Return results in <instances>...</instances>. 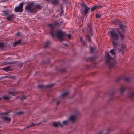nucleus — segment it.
I'll use <instances>...</instances> for the list:
<instances>
[{
  "instance_id": "a878e982",
  "label": "nucleus",
  "mask_w": 134,
  "mask_h": 134,
  "mask_svg": "<svg viewBox=\"0 0 134 134\" xmlns=\"http://www.w3.org/2000/svg\"><path fill=\"white\" fill-rule=\"evenodd\" d=\"M90 52L91 53H93L96 49V48L94 47H92L91 45L90 46Z\"/></svg>"
},
{
  "instance_id": "4be33fe9",
  "label": "nucleus",
  "mask_w": 134,
  "mask_h": 134,
  "mask_svg": "<svg viewBox=\"0 0 134 134\" xmlns=\"http://www.w3.org/2000/svg\"><path fill=\"white\" fill-rule=\"evenodd\" d=\"M121 23L118 19L115 20H114L113 21V23L116 25H119L120 24V23Z\"/></svg>"
},
{
  "instance_id": "4d7b16f0",
  "label": "nucleus",
  "mask_w": 134,
  "mask_h": 134,
  "mask_svg": "<svg viewBox=\"0 0 134 134\" xmlns=\"http://www.w3.org/2000/svg\"><path fill=\"white\" fill-rule=\"evenodd\" d=\"M46 1H49L50 0H46Z\"/></svg>"
},
{
  "instance_id": "f257e3e1",
  "label": "nucleus",
  "mask_w": 134,
  "mask_h": 134,
  "mask_svg": "<svg viewBox=\"0 0 134 134\" xmlns=\"http://www.w3.org/2000/svg\"><path fill=\"white\" fill-rule=\"evenodd\" d=\"M59 24L58 22L55 21L54 24H50L48 25V26L50 27L49 30V34L51 37L52 38L56 37L60 41L62 42L63 40H65L64 37L66 36V33L61 30H57L55 29L56 26L59 25Z\"/></svg>"
},
{
  "instance_id": "393cba45",
  "label": "nucleus",
  "mask_w": 134,
  "mask_h": 134,
  "mask_svg": "<svg viewBox=\"0 0 134 134\" xmlns=\"http://www.w3.org/2000/svg\"><path fill=\"white\" fill-rule=\"evenodd\" d=\"M63 9V6L62 5H61L60 6V9L61 10V12H60L59 13L60 16H62V14L64 12Z\"/></svg>"
},
{
  "instance_id": "c9c22d12",
  "label": "nucleus",
  "mask_w": 134,
  "mask_h": 134,
  "mask_svg": "<svg viewBox=\"0 0 134 134\" xmlns=\"http://www.w3.org/2000/svg\"><path fill=\"white\" fill-rule=\"evenodd\" d=\"M9 67H6L4 68H3V70L5 71H7L9 70Z\"/></svg>"
},
{
  "instance_id": "4468645a",
  "label": "nucleus",
  "mask_w": 134,
  "mask_h": 134,
  "mask_svg": "<svg viewBox=\"0 0 134 134\" xmlns=\"http://www.w3.org/2000/svg\"><path fill=\"white\" fill-rule=\"evenodd\" d=\"M127 89V87L124 85L121 86V87H120L119 89L120 91L121 94H122L123 92L126 90Z\"/></svg>"
},
{
  "instance_id": "052dcab7",
  "label": "nucleus",
  "mask_w": 134,
  "mask_h": 134,
  "mask_svg": "<svg viewBox=\"0 0 134 134\" xmlns=\"http://www.w3.org/2000/svg\"><path fill=\"white\" fill-rule=\"evenodd\" d=\"M1 99H2L1 98H0V101L1 100Z\"/></svg>"
},
{
  "instance_id": "6ab92c4d",
  "label": "nucleus",
  "mask_w": 134,
  "mask_h": 134,
  "mask_svg": "<svg viewBox=\"0 0 134 134\" xmlns=\"http://www.w3.org/2000/svg\"><path fill=\"white\" fill-rule=\"evenodd\" d=\"M95 59V57H91L86 58L85 59V60L87 62H88L90 61H93Z\"/></svg>"
},
{
  "instance_id": "dca6fc26",
  "label": "nucleus",
  "mask_w": 134,
  "mask_h": 134,
  "mask_svg": "<svg viewBox=\"0 0 134 134\" xmlns=\"http://www.w3.org/2000/svg\"><path fill=\"white\" fill-rule=\"evenodd\" d=\"M3 120L5 121L9 122L10 121L11 119L9 117L7 116H3Z\"/></svg>"
},
{
  "instance_id": "5701e85b",
  "label": "nucleus",
  "mask_w": 134,
  "mask_h": 134,
  "mask_svg": "<svg viewBox=\"0 0 134 134\" xmlns=\"http://www.w3.org/2000/svg\"><path fill=\"white\" fill-rule=\"evenodd\" d=\"M101 8V6H95L92 7L91 9V12H93L96 9H99V8Z\"/></svg>"
},
{
  "instance_id": "a18cd8bd",
  "label": "nucleus",
  "mask_w": 134,
  "mask_h": 134,
  "mask_svg": "<svg viewBox=\"0 0 134 134\" xmlns=\"http://www.w3.org/2000/svg\"><path fill=\"white\" fill-rule=\"evenodd\" d=\"M23 113H24V112H23L20 111V112H18L17 113V114H19V115L21 114H21H23Z\"/></svg>"
},
{
  "instance_id": "9d476101",
  "label": "nucleus",
  "mask_w": 134,
  "mask_h": 134,
  "mask_svg": "<svg viewBox=\"0 0 134 134\" xmlns=\"http://www.w3.org/2000/svg\"><path fill=\"white\" fill-rule=\"evenodd\" d=\"M42 8V6L41 5L37 4H34V12L36 9L41 10Z\"/></svg>"
},
{
  "instance_id": "cd10ccee",
  "label": "nucleus",
  "mask_w": 134,
  "mask_h": 134,
  "mask_svg": "<svg viewBox=\"0 0 134 134\" xmlns=\"http://www.w3.org/2000/svg\"><path fill=\"white\" fill-rule=\"evenodd\" d=\"M5 44L2 42H0V48H2L5 46Z\"/></svg>"
},
{
  "instance_id": "09e8293b",
  "label": "nucleus",
  "mask_w": 134,
  "mask_h": 134,
  "mask_svg": "<svg viewBox=\"0 0 134 134\" xmlns=\"http://www.w3.org/2000/svg\"><path fill=\"white\" fill-rule=\"evenodd\" d=\"M59 103H60L59 101H57L56 103L57 105H58V104H59Z\"/></svg>"
},
{
  "instance_id": "8fccbe9b",
  "label": "nucleus",
  "mask_w": 134,
  "mask_h": 134,
  "mask_svg": "<svg viewBox=\"0 0 134 134\" xmlns=\"http://www.w3.org/2000/svg\"><path fill=\"white\" fill-rule=\"evenodd\" d=\"M8 0H2V2H6Z\"/></svg>"
},
{
  "instance_id": "864d4df0",
  "label": "nucleus",
  "mask_w": 134,
  "mask_h": 134,
  "mask_svg": "<svg viewBox=\"0 0 134 134\" xmlns=\"http://www.w3.org/2000/svg\"><path fill=\"white\" fill-rule=\"evenodd\" d=\"M19 32H18V33L16 34V35L18 36L19 35Z\"/></svg>"
},
{
  "instance_id": "a19ab883",
  "label": "nucleus",
  "mask_w": 134,
  "mask_h": 134,
  "mask_svg": "<svg viewBox=\"0 0 134 134\" xmlns=\"http://www.w3.org/2000/svg\"><path fill=\"white\" fill-rule=\"evenodd\" d=\"M107 133H105V134H108V133L110 132V131H111V129L109 128H108L107 129Z\"/></svg>"
},
{
  "instance_id": "3c124183",
  "label": "nucleus",
  "mask_w": 134,
  "mask_h": 134,
  "mask_svg": "<svg viewBox=\"0 0 134 134\" xmlns=\"http://www.w3.org/2000/svg\"><path fill=\"white\" fill-rule=\"evenodd\" d=\"M65 46H68V45L67 44H63Z\"/></svg>"
},
{
  "instance_id": "c03bdc74",
  "label": "nucleus",
  "mask_w": 134,
  "mask_h": 134,
  "mask_svg": "<svg viewBox=\"0 0 134 134\" xmlns=\"http://www.w3.org/2000/svg\"><path fill=\"white\" fill-rule=\"evenodd\" d=\"M9 94H11L13 95V96H14L15 95V93L14 92H9Z\"/></svg>"
},
{
  "instance_id": "bb28decb",
  "label": "nucleus",
  "mask_w": 134,
  "mask_h": 134,
  "mask_svg": "<svg viewBox=\"0 0 134 134\" xmlns=\"http://www.w3.org/2000/svg\"><path fill=\"white\" fill-rule=\"evenodd\" d=\"M41 63L42 64H48L49 63V59H48L47 61L42 60L41 62Z\"/></svg>"
},
{
  "instance_id": "a211bd4d",
  "label": "nucleus",
  "mask_w": 134,
  "mask_h": 134,
  "mask_svg": "<svg viewBox=\"0 0 134 134\" xmlns=\"http://www.w3.org/2000/svg\"><path fill=\"white\" fill-rule=\"evenodd\" d=\"M14 16V15L13 14H9L8 15L6 19L8 20H11Z\"/></svg>"
},
{
  "instance_id": "2f4dec72",
  "label": "nucleus",
  "mask_w": 134,
  "mask_h": 134,
  "mask_svg": "<svg viewBox=\"0 0 134 134\" xmlns=\"http://www.w3.org/2000/svg\"><path fill=\"white\" fill-rule=\"evenodd\" d=\"M86 37H87L88 38V41L89 42H91V39L90 37V36L89 34H88L86 36Z\"/></svg>"
},
{
  "instance_id": "5fc2aeb1",
  "label": "nucleus",
  "mask_w": 134,
  "mask_h": 134,
  "mask_svg": "<svg viewBox=\"0 0 134 134\" xmlns=\"http://www.w3.org/2000/svg\"><path fill=\"white\" fill-rule=\"evenodd\" d=\"M86 66L87 68H88L90 66H89L88 65H86Z\"/></svg>"
},
{
  "instance_id": "bf43d9fd",
  "label": "nucleus",
  "mask_w": 134,
  "mask_h": 134,
  "mask_svg": "<svg viewBox=\"0 0 134 134\" xmlns=\"http://www.w3.org/2000/svg\"><path fill=\"white\" fill-rule=\"evenodd\" d=\"M8 13H5V14H7Z\"/></svg>"
},
{
  "instance_id": "2eb2a0df",
  "label": "nucleus",
  "mask_w": 134,
  "mask_h": 134,
  "mask_svg": "<svg viewBox=\"0 0 134 134\" xmlns=\"http://www.w3.org/2000/svg\"><path fill=\"white\" fill-rule=\"evenodd\" d=\"M50 44V42L49 41H47L44 43L43 47L45 48H48L49 47Z\"/></svg>"
},
{
  "instance_id": "37998d69",
  "label": "nucleus",
  "mask_w": 134,
  "mask_h": 134,
  "mask_svg": "<svg viewBox=\"0 0 134 134\" xmlns=\"http://www.w3.org/2000/svg\"><path fill=\"white\" fill-rule=\"evenodd\" d=\"M60 71L61 72H63L66 71V70L65 69H60Z\"/></svg>"
},
{
  "instance_id": "7c9ffc66",
  "label": "nucleus",
  "mask_w": 134,
  "mask_h": 134,
  "mask_svg": "<svg viewBox=\"0 0 134 134\" xmlns=\"http://www.w3.org/2000/svg\"><path fill=\"white\" fill-rule=\"evenodd\" d=\"M67 36V38H68V39H70L71 38V34H68L67 35L66 34V36H65L64 37V38H65V40H65V39H66V37ZM63 41H64V40H63Z\"/></svg>"
},
{
  "instance_id": "c85d7f7f",
  "label": "nucleus",
  "mask_w": 134,
  "mask_h": 134,
  "mask_svg": "<svg viewBox=\"0 0 134 134\" xmlns=\"http://www.w3.org/2000/svg\"><path fill=\"white\" fill-rule=\"evenodd\" d=\"M115 49H111L110 51V52L112 55H114L115 54Z\"/></svg>"
},
{
  "instance_id": "423d86ee",
  "label": "nucleus",
  "mask_w": 134,
  "mask_h": 134,
  "mask_svg": "<svg viewBox=\"0 0 134 134\" xmlns=\"http://www.w3.org/2000/svg\"><path fill=\"white\" fill-rule=\"evenodd\" d=\"M24 4V3L23 2H22L20 3L19 6L15 7L14 10V12H22L23 10V8Z\"/></svg>"
},
{
  "instance_id": "e433bc0d",
  "label": "nucleus",
  "mask_w": 134,
  "mask_h": 134,
  "mask_svg": "<svg viewBox=\"0 0 134 134\" xmlns=\"http://www.w3.org/2000/svg\"><path fill=\"white\" fill-rule=\"evenodd\" d=\"M5 77L6 78H9L12 79H14L15 78V76H5Z\"/></svg>"
},
{
  "instance_id": "f8f14e48",
  "label": "nucleus",
  "mask_w": 134,
  "mask_h": 134,
  "mask_svg": "<svg viewBox=\"0 0 134 134\" xmlns=\"http://www.w3.org/2000/svg\"><path fill=\"white\" fill-rule=\"evenodd\" d=\"M52 125L55 127H57L59 126H60L61 127H62L63 126V125L61 124L60 122L59 121L54 122L53 123Z\"/></svg>"
},
{
  "instance_id": "20e7f679",
  "label": "nucleus",
  "mask_w": 134,
  "mask_h": 134,
  "mask_svg": "<svg viewBox=\"0 0 134 134\" xmlns=\"http://www.w3.org/2000/svg\"><path fill=\"white\" fill-rule=\"evenodd\" d=\"M105 58L106 59L105 63L107 64L108 67L110 68L115 66L116 64L115 63H111L110 60L113 59V58L110 55L109 52L108 51L105 52Z\"/></svg>"
},
{
  "instance_id": "72a5a7b5",
  "label": "nucleus",
  "mask_w": 134,
  "mask_h": 134,
  "mask_svg": "<svg viewBox=\"0 0 134 134\" xmlns=\"http://www.w3.org/2000/svg\"><path fill=\"white\" fill-rule=\"evenodd\" d=\"M123 80L127 82L130 81V79L128 77H126L123 78Z\"/></svg>"
},
{
  "instance_id": "79ce46f5",
  "label": "nucleus",
  "mask_w": 134,
  "mask_h": 134,
  "mask_svg": "<svg viewBox=\"0 0 134 134\" xmlns=\"http://www.w3.org/2000/svg\"><path fill=\"white\" fill-rule=\"evenodd\" d=\"M33 125H34V123H32L31 125L27 126L26 127V128H30V127H31Z\"/></svg>"
},
{
  "instance_id": "de8ad7c7",
  "label": "nucleus",
  "mask_w": 134,
  "mask_h": 134,
  "mask_svg": "<svg viewBox=\"0 0 134 134\" xmlns=\"http://www.w3.org/2000/svg\"><path fill=\"white\" fill-rule=\"evenodd\" d=\"M103 131H102L100 132L99 133H97L96 134H102V133H103Z\"/></svg>"
},
{
  "instance_id": "13d9d810",
  "label": "nucleus",
  "mask_w": 134,
  "mask_h": 134,
  "mask_svg": "<svg viewBox=\"0 0 134 134\" xmlns=\"http://www.w3.org/2000/svg\"><path fill=\"white\" fill-rule=\"evenodd\" d=\"M34 126H35L36 125L34 123Z\"/></svg>"
},
{
  "instance_id": "49530a36",
  "label": "nucleus",
  "mask_w": 134,
  "mask_h": 134,
  "mask_svg": "<svg viewBox=\"0 0 134 134\" xmlns=\"http://www.w3.org/2000/svg\"><path fill=\"white\" fill-rule=\"evenodd\" d=\"M9 114L8 112H5V113H2L1 114H3L5 115H8Z\"/></svg>"
},
{
  "instance_id": "6e6d98bb",
  "label": "nucleus",
  "mask_w": 134,
  "mask_h": 134,
  "mask_svg": "<svg viewBox=\"0 0 134 134\" xmlns=\"http://www.w3.org/2000/svg\"><path fill=\"white\" fill-rule=\"evenodd\" d=\"M41 124V122H40L38 124Z\"/></svg>"
},
{
  "instance_id": "39448f33",
  "label": "nucleus",
  "mask_w": 134,
  "mask_h": 134,
  "mask_svg": "<svg viewBox=\"0 0 134 134\" xmlns=\"http://www.w3.org/2000/svg\"><path fill=\"white\" fill-rule=\"evenodd\" d=\"M25 9L29 13L32 12L34 11V2H29Z\"/></svg>"
},
{
  "instance_id": "4c0bfd02",
  "label": "nucleus",
  "mask_w": 134,
  "mask_h": 134,
  "mask_svg": "<svg viewBox=\"0 0 134 134\" xmlns=\"http://www.w3.org/2000/svg\"><path fill=\"white\" fill-rule=\"evenodd\" d=\"M3 99L6 100H8L9 99V97L7 96H4L3 97Z\"/></svg>"
},
{
  "instance_id": "c756f323",
  "label": "nucleus",
  "mask_w": 134,
  "mask_h": 134,
  "mask_svg": "<svg viewBox=\"0 0 134 134\" xmlns=\"http://www.w3.org/2000/svg\"><path fill=\"white\" fill-rule=\"evenodd\" d=\"M69 92H65L62 94V96L63 97L67 96Z\"/></svg>"
},
{
  "instance_id": "f03ea898",
  "label": "nucleus",
  "mask_w": 134,
  "mask_h": 134,
  "mask_svg": "<svg viewBox=\"0 0 134 134\" xmlns=\"http://www.w3.org/2000/svg\"><path fill=\"white\" fill-rule=\"evenodd\" d=\"M119 27L117 28L116 30H113L111 31H114L116 33H117L120 37L121 41L123 40L125 38L124 34L125 33V30L126 29V26L122 24V23H120L119 25Z\"/></svg>"
},
{
  "instance_id": "603ef678",
  "label": "nucleus",
  "mask_w": 134,
  "mask_h": 134,
  "mask_svg": "<svg viewBox=\"0 0 134 134\" xmlns=\"http://www.w3.org/2000/svg\"><path fill=\"white\" fill-rule=\"evenodd\" d=\"M22 65H23L22 63H21L20 64V66L21 67L22 66Z\"/></svg>"
},
{
  "instance_id": "b1692460",
  "label": "nucleus",
  "mask_w": 134,
  "mask_h": 134,
  "mask_svg": "<svg viewBox=\"0 0 134 134\" xmlns=\"http://www.w3.org/2000/svg\"><path fill=\"white\" fill-rule=\"evenodd\" d=\"M80 41L81 43L83 44L84 46H86L87 45V44L86 43L83 39L82 38H80Z\"/></svg>"
},
{
  "instance_id": "ddd939ff",
  "label": "nucleus",
  "mask_w": 134,
  "mask_h": 134,
  "mask_svg": "<svg viewBox=\"0 0 134 134\" xmlns=\"http://www.w3.org/2000/svg\"><path fill=\"white\" fill-rule=\"evenodd\" d=\"M126 47L125 46L124 44H122L120 48L118 49V51L119 52H123Z\"/></svg>"
},
{
  "instance_id": "58836bf2",
  "label": "nucleus",
  "mask_w": 134,
  "mask_h": 134,
  "mask_svg": "<svg viewBox=\"0 0 134 134\" xmlns=\"http://www.w3.org/2000/svg\"><path fill=\"white\" fill-rule=\"evenodd\" d=\"M122 79V78L121 77H118L115 80V81L116 82H118L120 81Z\"/></svg>"
},
{
  "instance_id": "473e14b6",
  "label": "nucleus",
  "mask_w": 134,
  "mask_h": 134,
  "mask_svg": "<svg viewBox=\"0 0 134 134\" xmlns=\"http://www.w3.org/2000/svg\"><path fill=\"white\" fill-rule=\"evenodd\" d=\"M101 16L100 13L96 14H95V17L96 18H100L101 17Z\"/></svg>"
},
{
  "instance_id": "1a4fd4ad",
  "label": "nucleus",
  "mask_w": 134,
  "mask_h": 134,
  "mask_svg": "<svg viewBox=\"0 0 134 134\" xmlns=\"http://www.w3.org/2000/svg\"><path fill=\"white\" fill-rule=\"evenodd\" d=\"M87 28L89 29V33L91 36H92L93 35V29L92 25L90 23H88L87 24Z\"/></svg>"
},
{
  "instance_id": "e2e57ef3",
  "label": "nucleus",
  "mask_w": 134,
  "mask_h": 134,
  "mask_svg": "<svg viewBox=\"0 0 134 134\" xmlns=\"http://www.w3.org/2000/svg\"><path fill=\"white\" fill-rule=\"evenodd\" d=\"M128 89H129V90H130V88Z\"/></svg>"
},
{
  "instance_id": "0eeeda50",
  "label": "nucleus",
  "mask_w": 134,
  "mask_h": 134,
  "mask_svg": "<svg viewBox=\"0 0 134 134\" xmlns=\"http://www.w3.org/2000/svg\"><path fill=\"white\" fill-rule=\"evenodd\" d=\"M81 5L82 6L84 7V10L82 12L83 15L86 16L89 12L90 8L84 3H82Z\"/></svg>"
},
{
  "instance_id": "ea45409f",
  "label": "nucleus",
  "mask_w": 134,
  "mask_h": 134,
  "mask_svg": "<svg viewBox=\"0 0 134 134\" xmlns=\"http://www.w3.org/2000/svg\"><path fill=\"white\" fill-rule=\"evenodd\" d=\"M68 121H64L63 122V125H66L68 124Z\"/></svg>"
},
{
  "instance_id": "412c9836",
  "label": "nucleus",
  "mask_w": 134,
  "mask_h": 134,
  "mask_svg": "<svg viewBox=\"0 0 134 134\" xmlns=\"http://www.w3.org/2000/svg\"><path fill=\"white\" fill-rule=\"evenodd\" d=\"M76 119V117L75 115H72L70 116L69 118L70 120L72 122H74Z\"/></svg>"
},
{
  "instance_id": "9b49d317",
  "label": "nucleus",
  "mask_w": 134,
  "mask_h": 134,
  "mask_svg": "<svg viewBox=\"0 0 134 134\" xmlns=\"http://www.w3.org/2000/svg\"><path fill=\"white\" fill-rule=\"evenodd\" d=\"M51 4L53 5H58L60 4V2L59 0H52Z\"/></svg>"
},
{
  "instance_id": "f704fd0d",
  "label": "nucleus",
  "mask_w": 134,
  "mask_h": 134,
  "mask_svg": "<svg viewBox=\"0 0 134 134\" xmlns=\"http://www.w3.org/2000/svg\"><path fill=\"white\" fill-rule=\"evenodd\" d=\"M20 98L21 100H23L25 99L26 98V97L24 95H22L20 97Z\"/></svg>"
},
{
  "instance_id": "680f3d73",
  "label": "nucleus",
  "mask_w": 134,
  "mask_h": 134,
  "mask_svg": "<svg viewBox=\"0 0 134 134\" xmlns=\"http://www.w3.org/2000/svg\"><path fill=\"white\" fill-rule=\"evenodd\" d=\"M36 74H35V75H34V76H36Z\"/></svg>"
},
{
  "instance_id": "6e6552de",
  "label": "nucleus",
  "mask_w": 134,
  "mask_h": 134,
  "mask_svg": "<svg viewBox=\"0 0 134 134\" xmlns=\"http://www.w3.org/2000/svg\"><path fill=\"white\" fill-rule=\"evenodd\" d=\"M54 84H52L47 85H39L37 86L38 88L40 89H43L45 88L51 87L54 86Z\"/></svg>"
},
{
  "instance_id": "f3484780",
  "label": "nucleus",
  "mask_w": 134,
  "mask_h": 134,
  "mask_svg": "<svg viewBox=\"0 0 134 134\" xmlns=\"http://www.w3.org/2000/svg\"><path fill=\"white\" fill-rule=\"evenodd\" d=\"M128 97L131 99H133L134 97V91L129 92Z\"/></svg>"
},
{
  "instance_id": "aec40b11",
  "label": "nucleus",
  "mask_w": 134,
  "mask_h": 134,
  "mask_svg": "<svg viewBox=\"0 0 134 134\" xmlns=\"http://www.w3.org/2000/svg\"><path fill=\"white\" fill-rule=\"evenodd\" d=\"M21 39L19 40L16 41H15L13 45L15 47L17 45L21 43Z\"/></svg>"
},
{
  "instance_id": "7ed1b4c3",
  "label": "nucleus",
  "mask_w": 134,
  "mask_h": 134,
  "mask_svg": "<svg viewBox=\"0 0 134 134\" xmlns=\"http://www.w3.org/2000/svg\"><path fill=\"white\" fill-rule=\"evenodd\" d=\"M110 37L113 46V49L116 50L118 46V44L115 41L119 40V35L117 33H116L114 31H110Z\"/></svg>"
}]
</instances>
